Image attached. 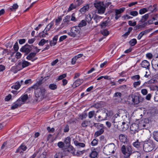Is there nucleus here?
I'll use <instances>...</instances> for the list:
<instances>
[{
    "label": "nucleus",
    "instance_id": "nucleus-12",
    "mask_svg": "<svg viewBox=\"0 0 158 158\" xmlns=\"http://www.w3.org/2000/svg\"><path fill=\"white\" fill-rule=\"evenodd\" d=\"M125 9V8L122 7L118 9L114 10L115 13V19L117 20L120 17L121 14L124 11Z\"/></svg>",
    "mask_w": 158,
    "mask_h": 158
},
{
    "label": "nucleus",
    "instance_id": "nucleus-59",
    "mask_svg": "<svg viewBox=\"0 0 158 158\" xmlns=\"http://www.w3.org/2000/svg\"><path fill=\"white\" fill-rule=\"evenodd\" d=\"M151 30H152V29H147L144 31L141 32V33L143 35H146L147 33L149 32Z\"/></svg>",
    "mask_w": 158,
    "mask_h": 158
},
{
    "label": "nucleus",
    "instance_id": "nucleus-4",
    "mask_svg": "<svg viewBox=\"0 0 158 158\" xmlns=\"http://www.w3.org/2000/svg\"><path fill=\"white\" fill-rule=\"evenodd\" d=\"M116 150V146L114 143H111L106 145L103 151L106 155H110L112 153H114Z\"/></svg>",
    "mask_w": 158,
    "mask_h": 158
},
{
    "label": "nucleus",
    "instance_id": "nucleus-64",
    "mask_svg": "<svg viewBox=\"0 0 158 158\" xmlns=\"http://www.w3.org/2000/svg\"><path fill=\"white\" fill-rule=\"evenodd\" d=\"M101 105L99 103H97L95 104L94 105H93L91 107H94L96 108H100L101 107Z\"/></svg>",
    "mask_w": 158,
    "mask_h": 158
},
{
    "label": "nucleus",
    "instance_id": "nucleus-3",
    "mask_svg": "<svg viewBox=\"0 0 158 158\" xmlns=\"http://www.w3.org/2000/svg\"><path fill=\"white\" fill-rule=\"evenodd\" d=\"M39 84L36 83L32 86V88L35 90V99L36 101H40L44 98L45 91L44 89L39 88Z\"/></svg>",
    "mask_w": 158,
    "mask_h": 158
},
{
    "label": "nucleus",
    "instance_id": "nucleus-33",
    "mask_svg": "<svg viewBox=\"0 0 158 158\" xmlns=\"http://www.w3.org/2000/svg\"><path fill=\"white\" fill-rule=\"evenodd\" d=\"M94 20L95 21L96 23L100 22V20L102 18V17L95 15L94 17Z\"/></svg>",
    "mask_w": 158,
    "mask_h": 158
},
{
    "label": "nucleus",
    "instance_id": "nucleus-15",
    "mask_svg": "<svg viewBox=\"0 0 158 158\" xmlns=\"http://www.w3.org/2000/svg\"><path fill=\"white\" fill-rule=\"evenodd\" d=\"M30 65H31V64L30 62L25 60H24L22 62H19L18 64L17 67H19L21 69H23L28 66Z\"/></svg>",
    "mask_w": 158,
    "mask_h": 158
},
{
    "label": "nucleus",
    "instance_id": "nucleus-35",
    "mask_svg": "<svg viewBox=\"0 0 158 158\" xmlns=\"http://www.w3.org/2000/svg\"><path fill=\"white\" fill-rule=\"evenodd\" d=\"M141 144L142 143L141 142H139L138 141V140H137L136 141L133 143V146L138 148H140V146Z\"/></svg>",
    "mask_w": 158,
    "mask_h": 158
},
{
    "label": "nucleus",
    "instance_id": "nucleus-46",
    "mask_svg": "<svg viewBox=\"0 0 158 158\" xmlns=\"http://www.w3.org/2000/svg\"><path fill=\"white\" fill-rule=\"evenodd\" d=\"M49 88L51 89L55 90L57 89V86L55 84H51L49 85Z\"/></svg>",
    "mask_w": 158,
    "mask_h": 158
},
{
    "label": "nucleus",
    "instance_id": "nucleus-44",
    "mask_svg": "<svg viewBox=\"0 0 158 158\" xmlns=\"http://www.w3.org/2000/svg\"><path fill=\"white\" fill-rule=\"evenodd\" d=\"M104 130L103 128H101L99 131H96L95 133V135L96 136H98L102 134L104 132Z\"/></svg>",
    "mask_w": 158,
    "mask_h": 158
},
{
    "label": "nucleus",
    "instance_id": "nucleus-54",
    "mask_svg": "<svg viewBox=\"0 0 158 158\" xmlns=\"http://www.w3.org/2000/svg\"><path fill=\"white\" fill-rule=\"evenodd\" d=\"M153 68L156 70L158 69V60L155 61L154 64H152Z\"/></svg>",
    "mask_w": 158,
    "mask_h": 158
},
{
    "label": "nucleus",
    "instance_id": "nucleus-2",
    "mask_svg": "<svg viewBox=\"0 0 158 158\" xmlns=\"http://www.w3.org/2000/svg\"><path fill=\"white\" fill-rule=\"evenodd\" d=\"M129 116L128 112L125 110H120L112 118V120L125 122L129 121Z\"/></svg>",
    "mask_w": 158,
    "mask_h": 158
},
{
    "label": "nucleus",
    "instance_id": "nucleus-1",
    "mask_svg": "<svg viewBox=\"0 0 158 158\" xmlns=\"http://www.w3.org/2000/svg\"><path fill=\"white\" fill-rule=\"evenodd\" d=\"M113 114V112L111 110L108 111L105 109H102L97 110L96 113L95 118L98 122L106 120L108 116Z\"/></svg>",
    "mask_w": 158,
    "mask_h": 158
},
{
    "label": "nucleus",
    "instance_id": "nucleus-30",
    "mask_svg": "<svg viewBox=\"0 0 158 158\" xmlns=\"http://www.w3.org/2000/svg\"><path fill=\"white\" fill-rule=\"evenodd\" d=\"M74 143L75 145L78 148H83L85 146V144L84 143H79L77 140H75Z\"/></svg>",
    "mask_w": 158,
    "mask_h": 158
},
{
    "label": "nucleus",
    "instance_id": "nucleus-38",
    "mask_svg": "<svg viewBox=\"0 0 158 158\" xmlns=\"http://www.w3.org/2000/svg\"><path fill=\"white\" fill-rule=\"evenodd\" d=\"M132 156L134 158H140L141 155L140 153L138 152H136L132 153Z\"/></svg>",
    "mask_w": 158,
    "mask_h": 158
},
{
    "label": "nucleus",
    "instance_id": "nucleus-50",
    "mask_svg": "<svg viewBox=\"0 0 158 158\" xmlns=\"http://www.w3.org/2000/svg\"><path fill=\"white\" fill-rule=\"evenodd\" d=\"M57 146L59 148L64 150L63 148L64 146V143L62 142H59L57 143Z\"/></svg>",
    "mask_w": 158,
    "mask_h": 158
},
{
    "label": "nucleus",
    "instance_id": "nucleus-24",
    "mask_svg": "<svg viewBox=\"0 0 158 158\" xmlns=\"http://www.w3.org/2000/svg\"><path fill=\"white\" fill-rule=\"evenodd\" d=\"M152 8V6H150L148 8V9L146 8H143L140 9L139 10V14H140L142 15L147 12L149 10H152L151 9Z\"/></svg>",
    "mask_w": 158,
    "mask_h": 158
},
{
    "label": "nucleus",
    "instance_id": "nucleus-5",
    "mask_svg": "<svg viewBox=\"0 0 158 158\" xmlns=\"http://www.w3.org/2000/svg\"><path fill=\"white\" fill-rule=\"evenodd\" d=\"M94 6L98 10V13L102 14L104 13L106 9V6L102 2L95 1L94 3Z\"/></svg>",
    "mask_w": 158,
    "mask_h": 158
},
{
    "label": "nucleus",
    "instance_id": "nucleus-13",
    "mask_svg": "<svg viewBox=\"0 0 158 158\" xmlns=\"http://www.w3.org/2000/svg\"><path fill=\"white\" fill-rule=\"evenodd\" d=\"M122 95V94L120 92H116L114 94L113 98L115 103H118L121 101Z\"/></svg>",
    "mask_w": 158,
    "mask_h": 158
},
{
    "label": "nucleus",
    "instance_id": "nucleus-18",
    "mask_svg": "<svg viewBox=\"0 0 158 158\" xmlns=\"http://www.w3.org/2000/svg\"><path fill=\"white\" fill-rule=\"evenodd\" d=\"M94 17V15L93 14L92 12L86 15L85 20L88 23H92L91 21Z\"/></svg>",
    "mask_w": 158,
    "mask_h": 158
},
{
    "label": "nucleus",
    "instance_id": "nucleus-34",
    "mask_svg": "<svg viewBox=\"0 0 158 158\" xmlns=\"http://www.w3.org/2000/svg\"><path fill=\"white\" fill-rule=\"evenodd\" d=\"M149 17V15L148 14H146L143 16L141 19L140 20L139 22L141 23H143L146 21L148 19Z\"/></svg>",
    "mask_w": 158,
    "mask_h": 158
},
{
    "label": "nucleus",
    "instance_id": "nucleus-57",
    "mask_svg": "<svg viewBox=\"0 0 158 158\" xmlns=\"http://www.w3.org/2000/svg\"><path fill=\"white\" fill-rule=\"evenodd\" d=\"M88 124V122L87 121L85 120L82 122L81 125L82 127H85L87 126Z\"/></svg>",
    "mask_w": 158,
    "mask_h": 158
},
{
    "label": "nucleus",
    "instance_id": "nucleus-60",
    "mask_svg": "<svg viewBox=\"0 0 158 158\" xmlns=\"http://www.w3.org/2000/svg\"><path fill=\"white\" fill-rule=\"evenodd\" d=\"M82 0H77L75 2V5L77 7L79 6L82 3Z\"/></svg>",
    "mask_w": 158,
    "mask_h": 158
},
{
    "label": "nucleus",
    "instance_id": "nucleus-22",
    "mask_svg": "<svg viewBox=\"0 0 158 158\" xmlns=\"http://www.w3.org/2000/svg\"><path fill=\"white\" fill-rule=\"evenodd\" d=\"M112 123H113L114 127L119 129V127H122V123L120 121H116V120H112Z\"/></svg>",
    "mask_w": 158,
    "mask_h": 158
},
{
    "label": "nucleus",
    "instance_id": "nucleus-26",
    "mask_svg": "<svg viewBox=\"0 0 158 158\" xmlns=\"http://www.w3.org/2000/svg\"><path fill=\"white\" fill-rule=\"evenodd\" d=\"M141 65L143 68L148 69L150 65L149 62L146 60H144L142 62Z\"/></svg>",
    "mask_w": 158,
    "mask_h": 158
},
{
    "label": "nucleus",
    "instance_id": "nucleus-52",
    "mask_svg": "<svg viewBox=\"0 0 158 158\" xmlns=\"http://www.w3.org/2000/svg\"><path fill=\"white\" fill-rule=\"evenodd\" d=\"M76 6L75 5H74L73 3L71 4L68 9V11L69 12L71 11L73 9L76 8Z\"/></svg>",
    "mask_w": 158,
    "mask_h": 158
},
{
    "label": "nucleus",
    "instance_id": "nucleus-16",
    "mask_svg": "<svg viewBox=\"0 0 158 158\" xmlns=\"http://www.w3.org/2000/svg\"><path fill=\"white\" fill-rule=\"evenodd\" d=\"M149 120L147 119H145L144 121L140 123L139 125L140 128L141 129H146L147 128H148Z\"/></svg>",
    "mask_w": 158,
    "mask_h": 158
},
{
    "label": "nucleus",
    "instance_id": "nucleus-63",
    "mask_svg": "<svg viewBox=\"0 0 158 158\" xmlns=\"http://www.w3.org/2000/svg\"><path fill=\"white\" fill-rule=\"evenodd\" d=\"M45 43V40L44 39H42L39 43V45L40 46H43Z\"/></svg>",
    "mask_w": 158,
    "mask_h": 158
},
{
    "label": "nucleus",
    "instance_id": "nucleus-51",
    "mask_svg": "<svg viewBox=\"0 0 158 158\" xmlns=\"http://www.w3.org/2000/svg\"><path fill=\"white\" fill-rule=\"evenodd\" d=\"M101 33L103 35L106 36H107L109 34V31L106 29H104L102 31Z\"/></svg>",
    "mask_w": 158,
    "mask_h": 158
},
{
    "label": "nucleus",
    "instance_id": "nucleus-42",
    "mask_svg": "<svg viewBox=\"0 0 158 158\" xmlns=\"http://www.w3.org/2000/svg\"><path fill=\"white\" fill-rule=\"evenodd\" d=\"M96 113L94 110L89 111L88 114V117L89 118H92L94 116H95Z\"/></svg>",
    "mask_w": 158,
    "mask_h": 158
},
{
    "label": "nucleus",
    "instance_id": "nucleus-47",
    "mask_svg": "<svg viewBox=\"0 0 158 158\" xmlns=\"http://www.w3.org/2000/svg\"><path fill=\"white\" fill-rule=\"evenodd\" d=\"M87 116L86 113H84L79 115V118L82 120L84 118H85Z\"/></svg>",
    "mask_w": 158,
    "mask_h": 158
},
{
    "label": "nucleus",
    "instance_id": "nucleus-39",
    "mask_svg": "<svg viewBox=\"0 0 158 158\" xmlns=\"http://www.w3.org/2000/svg\"><path fill=\"white\" fill-rule=\"evenodd\" d=\"M98 155L97 152L95 151H93L89 155L90 157L91 158H95Z\"/></svg>",
    "mask_w": 158,
    "mask_h": 158
},
{
    "label": "nucleus",
    "instance_id": "nucleus-32",
    "mask_svg": "<svg viewBox=\"0 0 158 158\" xmlns=\"http://www.w3.org/2000/svg\"><path fill=\"white\" fill-rule=\"evenodd\" d=\"M36 55V53L34 52L30 53L26 57L28 60H31Z\"/></svg>",
    "mask_w": 158,
    "mask_h": 158
},
{
    "label": "nucleus",
    "instance_id": "nucleus-62",
    "mask_svg": "<svg viewBox=\"0 0 158 158\" xmlns=\"http://www.w3.org/2000/svg\"><path fill=\"white\" fill-rule=\"evenodd\" d=\"M128 23L130 26H134L136 24V23L135 21L133 23L132 21L131 20L128 21Z\"/></svg>",
    "mask_w": 158,
    "mask_h": 158
},
{
    "label": "nucleus",
    "instance_id": "nucleus-8",
    "mask_svg": "<svg viewBox=\"0 0 158 158\" xmlns=\"http://www.w3.org/2000/svg\"><path fill=\"white\" fill-rule=\"evenodd\" d=\"M132 102L135 105H137L143 102L144 100V98L140 94H137L132 97Z\"/></svg>",
    "mask_w": 158,
    "mask_h": 158
},
{
    "label": "nucleus",
    "instance_id": "nucleus-58",
    "mask_svg": "<svg viewBox=\"0 0 158 158\" xmlns=\"http://www.w3.org/2000/svg\"><path fill=\"white\" fill-rule=\"evenodd\" d=\"M84 152V150L81 151H78L76 152V154L75 155H74L77 156H80L81 155L83 154Z\"/></svg>",
    "mask_w": 158,
    "mask_h": 158
},
{
    "label": "nucleus",
    "instance_id": "nucleus-23",
    "mask_svg": "<svg viewBox=\"0 0 158 158\" xmlns=\"http://www.w3.org/2000/svg\"><path fill=\"white\" fill-rule=\"evenodd\" d=\"M89 8V5L88 4H87L81 8L80 10V11L82 14H84L88 10Z\"/></svg>",
    "mask_w": 158,
    "mask_h": 158
},
{
    "label": "nucleus",
    "instance_id": "nucleus-41",
    "mask_svg": "<svg viewBox=\"0 0 158 158\" xmlns=\"http://www.w3.org/2000/svg\"><path fill=\"white\" fill-rule=\"evenodd\" d=\"M154 139L157 142H158V131H154L152 133Z\"/></svg>",
    "mask_w": 158,
    "mask_h": 158
},
{
    "label": "nucleus",
    "instance_id": "nucleus-40",
    "mask_svg": "<svg viewBox=\"0 0 158 158\" xmlns=\"http://www.w3.org/2000/svg\"><path fill=\"white\" fill-rule=\"evenodd\" d=\"M39 35L40 37L44 38L46 37V35H48V34L47 32H46L44 30L42 32L39 33Z\"/></svg>",
    "mask_w": 158,
    "mask_h": 158
},
{
    "label": "nucleus",
    "instance_id": "nucleus-6",
    "mask_svg": "<svg viewBox=\"0 0 158 158\" xmlns=\"http://www.w3.org/2000/svg\"><path fill=\"white\" fill-rule=\"evenodd\" d=\"M121 150L126 158L129 157L132 153L131 147L130 146H127L126 147L124 145H122Z\"/></svg>",
    "mask_w": 158,
    "mask_h": 158
},
{
    "label": "nucleus",
    "instance_id": "nucleus-45",
    "mask_svg": "<svg viewBox=\"0 0 158 158\" xmlns=\"http://www.w3.org/2000/svg\"><path fill=\"white\" fill-rule=\"evenodd\" d=\"M86 22L85 20H82L80 23L79 24L78 26L80 28V27H82L83 26H85L86 25Z\"/></svg>",
    "mask_w": 158,
    "mask_h": 158
},
{
    "label": "nucleus",
    "instance_id": "nucleus-25",
    "mask_svg": "<svg viewBox=\"0 0 158 158\" xmlns=\"http://www.w3.org/2000/svg\"><path fill=\"white\" fill-rule=\"evenodd\" d=\"M58 38V35H56L54 37L52 40L50 41V44L51 46H54L56 44Z\"/></svg>",
    "mask_w": 158,
    "mask_h": 158
},
{
    "label": "nucleus",
    "instance_id": "nucleus-7",
    "mask_svg": "<svg viewBox=\"0 0 158 158\" xmlns=\"http://www.w3.org/2000/svg\"><path fill=\"white\" fill-rule=\"evenodd\" d=\"M154 146V144L153 141L149 140L144 143L143 145V150L146 152H149L153 150Z\"/></svg>",
    "mask_w": 158,
    "mask_h": 158
},
{
    "label": "nucleus",
    "instance_id": "nucleus-53",
    "mask_svg": "<svg viewBox=\"0 0 158 158\" xmlns=\"http://www.w3.org/2000/svg\"><path fill=\"white\" fill-rule=\"evenodd\" d=\"M20 86V85L19 82H18L17 84L13 85L12 86L11 88L12 89H14L16 90H17L19 89Z\"/></svg>",
    "mask_w": 158,
    "mask_h": 158
},
{
    "label": "nucleus",
    "instance_id": "nucleus-10",
    "mask_svg": "<svg viewBox=\"0 0 158 158\" xmlns=\"http://www.w3.org/2000/svg\"><path fill=\"white\" fill-rule=\"evenodd\" d=\"M32 47H33V45H30L27 44L22 47L20 50V52L25 53L26 55H27L31 51Z\"/></svg>",
    "mask_w": 158,
    "mask_h": 158
},
{
    "label": "nucleus",
    "instance_id": "nucleus-9",
    "mask_svg": "<svg viewBox=\"0 0 158 158\" xmlns=\"http://www.w3.org/2000/svg\"><path fill=\"white\" fill-rule=\"evenodd\" d=\"M80 28L78 26L73 27L72 28L71 32H69L68 34L69 35L73 37H75L79 34Z\"/></svg>",
    "mask_w": 158,
    "mask_h": 158
},
{
    "label": "nucleus",
    "instance_id": "nucleus-20",
    "mask_svg": "<svg viewBox=\"0 0 158 158\" xmlns=\"http://www.w3.org/2000/svg\"><path fill=\"white\" fill-rule=\"evenodd\" d=\"M110 25V20L109 19L101 23L100 26L102 28H105L107 26H109Z\"/></svg>",
    "mask_w": 158,
    "mask_h": 158
},
{
    "label": "nucleus",
    "instance_id": "nucleus-48",
    "mask_svg": "<svg viewBox=\"0 0 158 158\" xmlns=\"http://www.w3.org/2000/svg\"><path fill=\"white\" fill-rule=\"evenodd\" d=\"M140 78L139 75H137L131 77V79L134 81H138Z\"/></svg>",
    "mask_w": 158,
    "mask_h": 158
},
{
    "label": "nucleus",
    "instance_id": "nucleus-28",
    "mask_svg": "<svg viewBox=\"0 0 158 158\" xmlns=\"http://www.w3.org/2000/svg\"><path fill=\"white\" fill-rule=\"evenodd\" d=\"M119 140L121 142L124 143L127 140V136L126 135L121 134L119 135Z\"/></svg>",
    "mask_w": 158,
    "mask_h": 158
},
{
    "label": "nucleus",
    "instance_id": "nucleus-31",
    "mask_svg": "<svg viewBox=\"0 0 158 158\" xmlns=\"http://www.w3.org/2000/svg\"><path fill=\"white\" fill-rule=\"evenodd\" d=\"M19 6L16 3L14 4L9 9V11H15L18 8Z\"/></svg>",
    "mask_w": 158,
    "mask_h": 158
},
{
    "label": "nucleus",
    "instance_id": "nucleus-36",
    "mask_svg": "<svg viewBox=\"0 0 158 158\" xmlns=\"http://www.w3.org/2000/svg\"><path fill=\"white\" fill-rule=\"evenodd\" d=\"M54 25V23L52 22H51L49 23L46 27L44 30L46 32H47L49 31Z\"/></svg>",
    "mask_w": 158,
    "mask_h": 158
},
{
    "label": "nucleus",
    "instance_id": "nucleus-14",
    "mask_svg": "<svg viewBox=\"0 0 158 158\" xmlns=\"http://www.w3.org/2000/svg\"><path fill=\"white\" fill-rule=\"evenodd\" d=\"M27 149V146L24 143H22L17 149L15 152L21 153L23 152V151H26Z\"/></svg>",
    "mask_w": 158,
    "mask_h": 158
},
{
    "label": "nucleus",
    "instance_id": "nucleus-61",
    "mask_svg": "<svg viewBox=\"0 0 158 158\" xmlns=\"http://www.w3.org/2000/svg\"><path fill=\"white\" fill-rule=\"evenodd\" d=\"M66 76V74H62L60 76H59L58 79V80H60L61 79H62L64 78Z\"/></svg>",
    "mask_w": 158,
    "mask_h": 158
},
{
    "label": "nucleus",
    "instance_id": "nucleus-55",
    "mask_svg": "<svg viewBox=\"0 0 158 158\" xmlns=\"http://www.w3.org/2000/svg\"><path fill=\"white\" fill-rule=\"evenodd\" d=\"M140 84L141 81H140L135 82L133 84V86L135 88H136L137 86L140 85Z\"/></svg>",
    "mask_w": 158,
    "mask_h": 158
},
{
    "label": "nucleus",
    "instance_id": "nucleus-49",
    "mask_svg": "<svg viewBox=\"0 0 158 158\" xmlns=\"http://www.w3.org/2000/svg\"><path fill=\"white\" fill-rule=\"evenodd\" d=\"M137 43L136 39H132L129 41V43L130 45L132 46H134Z\"/></svg>",
    "mask_w": 158,
    "mask_h": 158
},
{
    "label": "nucleus",
    "instance_id": "nucleus-37",
    "mask_svg": "<svg viewBox=\"0 0 158 158\" xmlns=\"http://www.w3.org/2000/svg\"><path fill=\"white\" fill-rule=\"evenodd\" d=\"M54 158H62L63 154L62 152H58L56 153L54 156Z\"/></svg>",
    "mask_w": 158,
    "mask_h": 158
},
{
    "label": "nucleus",
    "instance_id": "nucleus-11",
    "mask_svg": "<svg viewBox=\"0 0 158 158\" xmlns=\"http://www.w3.org/2000/svg\"><path fill=\"white\" fill-rule=\"evenodd\" d=\"M139 125L136 123L132 124L130 127L131 133L134 134L138 132L139 131Z\"/></svg>",
    "mask_w": 158,
    "mask_h": 158
},
{
    "label": "nucleus",
    "instance_id": "nucleus-17",
    "mask_svg": "<svg viewBox=\"0 0 158 158\" xmlns=\"http://www.w3.org/2000/svg\"><path fill=\"white\" fill-rule=\"evenodd\" d=\"M28 96L27 94H25L22 96L18 99V101L20 102L19 104L22 105L24 104L27 100L28 99Z\"/></svg>",
    "mask_w": 158,
    "mask_h": 158
},
{
    "label": "nucleus",
    "instance_id": "nucleus-43",
    "mask_svg": "<svg viewBox=\"0 0 158 158\" xmlns=\"http://www.w3.org/2000/svg\"><path fill=\"white\" fill-rule=\"evenodd\" d=\"M70 16L69 15H67L63 19V22L64 23H66L68 24H69V22L70 21Z\"/></svg>",
    "mask_w": 158,
    "mask_h": 158
},
{
    "label": "nucleus",
    "instance_id": "nucleus-21",
    "mask_svg": "<svg viewBox=\"0 0 158 158\" xmlns=\"http://www.w3.org/2000/svg\"><path fill=\"white\" fill-rule=\"evenodd\" d=\"M83 80L80 79L76 80L73 83L72 87L73 88H75L79 86L81 84L83 83Z\"/></svg>",
    "mask_w": 158,
    "mask_h": 158
},
{
    "label": "nucleus",
    "instance_id": "nucleus-56",
    "mask_svg": "<svg viewBox=\"0 0 158 158\" xmlns=\"http://www.w3.org/2000/svg\"><path fill=\"white\" fill-rule=\"evenodd\" d=\"M62 20V18L60 17H58L57 19L55 20V25H58L60 23V22Z\"/></svg>",
    "mask_w": 158,
    "mask_h": 158
},
{
    "label": "nucleus",
    "instance_id": "nucleus-19",
    "mask_svg": "<svg viewBox=\"0 0 158 158\" xmlns=\"http://www.w3.org/2000/svg\"><path fill=\"white\" fill-rule=\"evenodd\" d=\"M126 123L127 122H122V127H119V130L123 131H126L127 129L128 128L129 126Z\"/></svg>",
    "mask_w": 158,
    "mask_h": 158
},
{
    "label": "nucleus",
    "instance_id": "nucleus-29",
    "mask_svg": "<svg viewBox=\"0 0 158 158\" xmlns=\"http://www.w3.org/2000/svg\"><path fill=\"white\" fill-rule=\"evenodd\" d=\"M71 138L69 137H67L65 138L64 143L66 147H69L70 145Z\"/></svg>",
    "mask_w": 158,
    "mask_h": 158
},
{
    "label": "nucleus",
    "instance_id": "nucleus-27",
    "mask_svg": "<svg viewBox=\"0 0 158 158\" xmlns=\"http://www.w3.org/2000/svg\"><path fill=\"white\" fill-rule=\"evenodd\" d=\"M19 103L20 102H19V101H18V100H17V101L12 105L11 107V109L12 110H14L18 108V107L20 106L22 104H19Z\"/></svg>",
    "mask_w": 158,
    "mask_h": 158
}]
</instances>
